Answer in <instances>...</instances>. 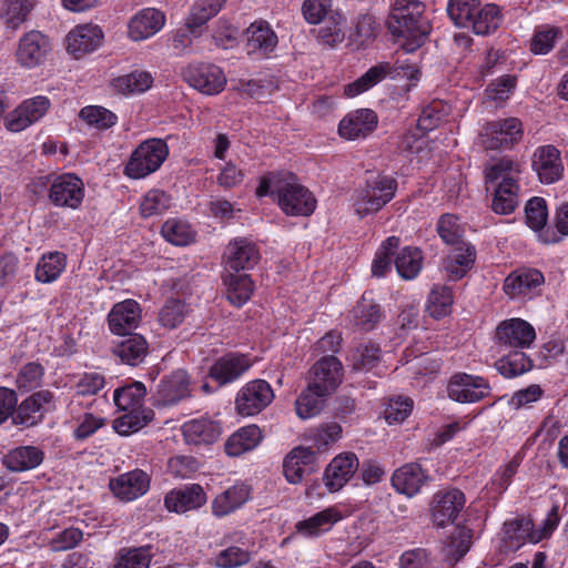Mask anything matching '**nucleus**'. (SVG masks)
<instances>
[{
	"label": "nucleus",
	"mask_w": 568,
	"mask_h": 568,
	"mask_svg": "<svg viewBox=\"0 0 568 568\" xmlns=\"http://www.w3.org/2000/svg\"><path fill=\"white\" fill-rule=\"evenodd\" d=\"M424 11L425 6L418 0H396L392 7L387 26L393 36L403 40L406 52L422 47L432 30Z\"/></svg>",
	"instance_id": "obj_1"
},
{
	"label": "nucleus",
	"mask_w": 568,
	"mask_h": 568,
	"mask_svg": "<svg viewBox=\"0 0 568 568\" xmlns=\"http://www.w3.org/2000/svg\"><path fill=\"white\" fill-rule=\"evenodd\" d=\"M521 164L513 159L503 158L485 169V180L488 183L499 181L495 189L491 209L495 213L508 215L519 205Z\"/></svg>",
	"instance_id": "obj_2"
},
{
	"label": "nucleus",
	"mask_w": 568,
	"mask_h": 568,
	"mask_svg": "<svg viewBox=\"0 0 568 568\" xmlns=\"http://www.w3.org/2000/svg\"><path fill=\"white\" fill-rule=\"evenodd\" d=\"M396 190L397 182L390 176L378 174L368 179L352 195L355 214L359 219H364L377 213L394 199Z\"/></svg>",
	"instance_id": "obj_3"
},
{
	"label": "nucleus",
	"mask_w": 568,
	"mask_h": 568,
	"mask_svg": "<svg viewBox=\"0 0 568 568\" xmlns=\"http://www.w3.org/2000/svg\"><path fill=\"white\" fill-rule=\"evenodd\" d=\"M302 13L311 24L324 22L318 31L324 44L334 47L345 39V19L341 12L333 10V0H304Z\"/></svg>",
	"instance_id": "obj_4"
},
{
	"label": "nucleus",
	"mask_w": 568,
	"mask_h": 568,
	"mask_svg": "<svg viewBox=\"0 0 568 568\" xmlns=\"http://www.w3.org/2000/svg\"><path fill=\"white\" fill-rule=\"evenodd\" d=\"M274 192L277 204L286 215L310 216L316 207V199L297 178L284 173L274 182Z\"/></svg>",
	"instance_id": "obj_5"
},
{
	"label": "nucleus",
	"mask_w": 568,
	"mask_h": 568,
	"mask_svg": "<svg viewBox=\"0 0 568 568\" xmlns=\"http://www.w3.org/2000/svg\"><path fill=\"white\" fill-rule=\"evenodd\" d=\"M169 155L168 144L162 139L142 142L131 154L124 174L131 179H144L156 172Z\"/></svg>",
	"instance_id": "obj_6"
},
{
	"label": "nucleus",
	"mask_w": 568,
	"mask_h": 568,
	"mask_svg": "<svg viewBox=\"0 0 568 568\" xmlns=\"http://www.w3.org/2000/svg\"><path fill=\"white\" fill-rule=\"evenodd\" d=\"M51 50L52 44L48 36L38 30H30L17 42L16 62L24 70H33L45 63Z\"/></svg>",
	"instance_id": "obj_7"
},
{
	"label": "nucleus",
	"mask_w": 568,
	"mask_h": 568,
	"mask_svg": "<svg viewBox=\"0 0 568 568\" xmlns=\"http://www.w3.org/2000/svg\"><path fill=\"white\" fill-rule=\"evenodd\" d=\"M84 195L83 181L74 173H62L52 179L48 197L57 207L78 210Z\"/></svg>",
	"instance_id": "obj_8"
},
{
	"label": "nucleus",
	"mask_w": 568,
	"mask_h": 568,
	"mask_svg": "<svg viewBox=\"0 0 568 568\" xmlns=\"http://www.w3.org/2000/svg\"><path fill=\"white\" fill-rule=\"evenodd\" d=\"M51 108L49 98L37 95L23 100L3 119L4 128L12 133H20L39 122Z\"/></svg>",
	"instance_id": "obj_9"
},
{
	"label": "nucleus",
	"mask_w": 568,
	"mask_h": 568,
	"mask_svg": "<svg viewBox=\"0 0 568 568\" xmlns=\"http://www.w3.org/2000/svg\"><path fill=\"white\" fill-rule=\"evenodd\" d=\"M184 80L199 92L206 95L221 93L226 85L223 70L211 63H193L183 70Z\"/></svg>",
	"instance_id": "obj_10"
},
{
	"label": "nucleus",
	"mask_w": 568,
	"mask_h": 568,
	"mask_svg": "<svg viewBox=\"0 0 568 568\" xmlns=\"http://www.w3.org/2000/svg\"><path fill=\"white\" fill-rule=\"evenodd\" d=\"M524 134L519 119L507 118L489 122L483 130V145L489 150L510 149L517 144Z\"/></svg>",
	"instance_id": "obj_11"
},
{
	"label": "nucleus",
	"mask_w": 568,
	"mask_h": 568,
	"mask_svg": "<svg viewBox=\"0 0 568 568\" xmlns=\"http://www.w3.org/2000/svg\"><path fill=\"white\" fill-rule=\"evenodd\" d=\"M274 399L271 385L264 379L245 384L237 393L235 408L242 416H254L266 408Z\"/></svg>",
	"instance_id": "obj_12"
},
{
	"label": "nucleus",
	"mask_w": 568,
	"mask_h": 568,
	"mask_svg": "<svg viewBox=\"0 0 568 568\" xmlns=\"http://www.w3.org/2000/svg\"><path fill=\"white\" fill-rule=\"evenodd\" d=\"M447 394L452 400L470 404L488 397L490 386L481 376L457 373L448 382Z\"/></svg>",
	"instance_id": "obj_13"
},
{
	"label": "nucleus",
	"mask_w": 568,
	"mask_h": 568,
	"mask_svg": "<svg viewBox=\"0 0 568 568\" xmlns=\"http://www.w3.org/2000/svg\"><path fill=\"white\" fill-rule=\"evenodd\" d=\"M495 338L498 345L525 349L529 348L536 339V331L527 321L513 317L501 321L495 331Z\"/></svg>",
	"instance_id": "obj_14"
},
{
	"label": "nucleus",
	"mask_w": 568,
	"mask_h": 568,
	"mask_svg": "<svg viewBox=\"0 0 568 568\" xmlns=\"http://www.w3.org/2000/svg\"><path fill=\"white\" fill-rule=\"evenodd\" d=\"M465 495L456 488L442 489L434 494L430 514L433 523L438 527L453 524L465 506Z\"/></svg>",
	"instance_id": "obj_15"
},
{
	"label": "nucleus",
	"mask_w": 568,
	"mask_h": 568,
	"mask_svg": "<svg viewBox=\"0 0 568 568\" xmlns=\"http://www.w3.org/2000/svg\"><path fill=\"white\" fill-rule=\"evenodd\" d=\"M103 32L93 23L75 26L65 37V48L75 59L95 51L102 43Z\"/></svg>",
	"instance_id": "obj_16"
},
{
	"label": "nucleus",
	"mask_w": 568,
	"mask_h": 568,
	"mask_svg": "<svg viewBox=\"0 0 568 568\" xmlns=\"http://www.w3.org/2000/svg\"><path fill=\"white\" fill-rule=\"evenodd\" d=\"M165 22L163 11L155 8L141 9L128 22V37L134 42L148 40L159 33Z\"/></svg>",
	"instance_id": "obj_17"
},
{
	"label": "nucleus",
	"mask_w": 568,
	"mask_h": 568,
	"mask_svg": "<svg viewBox=\"0 0 568 568\" xmlns=\"http://www.w3.org/2000/svg\"><path fill=\"white\" fill-rule=\"evenodd\" d=\"M531 166L544 184L556 183L564 175L561 155L554 145L538 146L532 153Z\"/></svg>",
	"instance_id": "obj_18"
},
{
	"label": "nucleus",
	"mask_w": 568,
	"mask_h": 568,
	"mask_svg": "<svg viewBox=\"0 0 568 568\" xmlns=\"http://www.w3.org/2000/svg\"><path fill=\"white\" fill-rule=\"evenodd\" d=\"M190 378L185 371L178 369L165 376L154 393L155 403L160 406H172L190 397Z\"/></svg>",
	"instance_id": "obj_19"
},
{
	"label": "nucleus",
	"mask_w": 568,
	"mask_h": 568,
	"mask_svg": "<svg viewBox=\"0 0 568 568\" xmlns=\"http://www.w3.org/2000/svg\"><path fill=\"white\" fill-rule=\"evenodd\" d=\"M544 283V275L534 268L517 270L504 282V292L511 298H531Z\"/></svg>",
	"instance_id": "obj_20"
},
{
	"label": "nucleus",
	"mask_w": 568,
	"mask_h": 568,
	"mask_svg": "<svg viewBox=\"0 0 568 568\" xmlns=\"http://www.w3.org/2000/svg\"><path fill=\"white\" fill-rule=\"evenodd\" d=\"M359 467L358 458L347 452L334 457L324 471V484L331 493L342 489Z\"/></svg>",
	"instance_id": "obj_21"
},
{
	"label": "nucleus",
	"mask_w": 568,
	"mask_h": 568,
	"mask_svg": "<svg viewBox=\"0 0 568 568\" xmlns=\"http://www.w3.org/2000/svg\"><path fill=\"white\" fill-rule=\"evenodd\" d=\"M109 487L116 498L128 503L146 494L150 478L145 471L134 469L111 479Z\"/></svg>",
	"instance_id": "obj_22"
},
{
	"label": "nucleus",
	"mask_w": 568,
	"mask_h": 568,
	"mask_svg": "<svg viewBox=\"0 0 568 568\" xmlns=\"http://www.w3.org/2000/svg\"><path fill=\"white\" fill-rule=\"evenodd\" d=\"M377 114L371 109H358L348 113L338 125V133L347 140L365 139L377 128Z\"/></svg>",
	"instance_id": "obj_23"
},
{
	"label": "nucleus",
	"mask_w": 568,
	"mask_h": 568,
	"mask_svg": "<svg viewBox=\"0 0 568 568\" xmlns=\"http://www.w3.org/2000/svg\"><path fill=\"white\" fill-rule=\"evenodd\" d=\"M206 500L207 497L203 488L197 484H191L168 493L164 497V505L169 511L183 514L201 508Z\"/></svg>",
	"instance_id": "obj_24"
},
{
	"label": "nucleus",
	"mask_w": 568,
	"mask_h": 568,
	"mask_svg": "<svg viewBox=\"0 0 568 568\" xmlns=\"http://www.w3.org/2000/svg\"><path fill=\"white\" fill-rule=\"evenodd\" d=\"M141 321V307L134 300L116 303L108 314L110 331L115 335H126L135 329Z\"/></svg>",
	"instance_id": "obj_25"
},
{
	"label": "nucleus",
	"mask_w": 568,
	"mask_h": 568,
	"mask_svg": "<svg viewBox=\"0 0 568 568\" xmlns=\"http://www.w3.org/2000/svg\"><path fill=\"white\" fill-rule=\"evenodd\" d=\"M342 371L343 366L335 356H324L313 365L308 385L331 394L342 381Z\"/></svg>",
	"instance_id": "obj_26"
},
{
	"label": "nucleus",
	"mask_w": 568,
	"mask_h": 568,
	"mask_svg": "<svg viewBox=\"0 0 568 568\" xmlns=\"http://www.w3.org/2000/svg\"><path fill=\"white\" fill-rule=\"evenodd\" d=\"M252 366L247 355L229 353L220 357L210 368V376L221 385L232 383Z\"/></svg>",
	"instance_id": "obj_27"
},
{
	"label": "nucleus",
	"mask_w": 568,
	"mask_h": 568,
	"mask_svg": "<svg viewBox=\"0 0 568 568\" xmlns=\"http://www.w3.org/2000/svg\"><path fill=\"white\" fill-rule=\"evenodd\" d=\"M428 476L417 463H408L397 468L390 478L394 489L407 497L416 496L426 484Z\"/></svg>",
	"instance_id": "obj_28"
},
{
	"label": "nucleus",
	"mask_w": 568,
	"mask_h": 568,
	"mask_svg": "<svg viewBox=\"0 0 568 568\" xmlns=\"http://www.w3.org/2000/svg\"><path fill=\"white\" fill-rule=\"evenodd\" d=\"M251 497V488L244 483H236L217 494L211 503L213 516L222 518L240 509Z\"/></svg>",
	"instance_id": "obj_29"
},
{
	"label": "nucleus",
	"mask_w": 568,
	"mask_h": 568,
	"mask_svg": "<svg viewBox=\"0 0 568 568\" xmlns=\"http://www.w3.org/2000/svg\"><path fill=\"white\" fill-rule=\"evenodd\" d=\"M182 435L189 445L206 446L215 443L221 435V427L209 418H195L182 425Z\"/></svg>",
	"instance_id": "obj_30"
},
{
	"label": "nucleus",
	"mask_w": 568,
	"mask_h": 568,
	"mask_svg": "<svg viewBox=\"0 0 568 568\" xmlns=\"http://www.w3.org/2000/svg\"><path fill=\"white\" fill-rule=\"evenodd\" d=\"M246 50L248 54L266 55L272 52L278 42L276 33L263 20L253 22L245 31Z\"/></svg>",
	"instance_id": "obj_31"
},
{
	"label": "nucleus",
	"mask_w": 568,
	"mask_h": 568,
	"mask_svg": "<svg viewBox=\"0 0 568 568\" xmlns=\"http://www.w3.org/2000/svg\"><path fill=\"white\" fill-rule=\"evenodd\" d=\"M260 258L256 246L246 239H235L230 242L226 250L227 268L239 273L252 268Z\"/></svg>",
	"instance_id": "obj_32"
},
{
	"label": "nucleus",
	"mask_w": 568,
	"mask_h": 568,
	"mask_svg": "<svg viewBox=\"0 0 568 568\" xmlns=\"http://www.w3.org/2000/svg\"><path fill=\"white\" fill-rule=\"evenodd\" d=\"M475 258L476 252L474 246L462 242L447 254L444 261V270L450 280H460L473 267Z\"/></svg>",
	"instance_id": "obj_33"
},
{
	"label": "nucleus",
	"mask_w": 568,
	"mask_h": 568,
	"mask_svg": "<svg viewBox=\"0 0 568 568\" xmlns=\"http://www.w3.org/2000/svg\"><path fill=\"white\" fill-rule=\"evenodd\" d=\"M262 439L263 435L258 426H244L227 438L224 444V450L230 457H239L255 449Z\"/></svg>",
	"instance_id": "obj_34"
},
{
	"label": "nucleus",
	"mask_w": 568,
	"mask_h": 568,
	"mask_svg": "<svg viewBox=\"0 0 568 568\" xmlns=\"http://www.w3.org/2000/svg\"><path fill=\"white\" fill-rule=\"evenodd\" d=\"M314 459L315 453L312 448L300 446L292 449L283 463L286 480L291 484L301 483Z\"/></svg>",
	"instance_id": "obj_35"
},
{
	"label": "nucleus",
	"mask_w": 568,
	"mask_h": 568,
	"mask_svg": "<svg viewBox=\"0 0 568 568\" xmlns=\"http://www.w3.org/2000/svg\"><path fill=\"white\" fill-rule=\"evenodd\" d=\"M43 452L36 446H20L9 450L2 464L11 471H26L38 467L43 462Z\"/></svg>",
	"instance_id": "obj_36"
},
{
	"label": "nucleus",
	"mask_w": 568,
	"mask_h": 568,
	"mask_svg": "<svg viewBox=\"0 0 568 568\" xmlns=\"http://www.w3.org/2000/svg\"><path fill=\"white\" fill-rule=\"evenodd\" d=\"M343 519L341 510L333 506L298 521L296 530L303 536L313 537L328 531L336 523Z\"/></svg>",
	"instance_id": "obj_37"
},
{
	"label": "nucleus",
	"mask_w": 568,
	"mask_h": 568,
	"mask_svg": "<svg viewBox=\"0 0 568 568\" xmlns=\"http://www.w3.org/2000/svg\"><path fill=\"white\" fill-rule=\"evenodd\" d=\"M351 321L362 331H372L383 317L381 306L364 294L351 312Z\"/></svg>",
	"instance_id": "obj_38"
},
{
	"label": "nucleus",
	"mask_w": 568,
	"mask_h": 568,
	"mask_svg": "<svg viewBox=\"0 0 568 568\" xmlns=\"http://www.w3.org/2000/svg\"><path fill=\"white\" fill-rule=\"evenodd\" d=\"M65 266L67 256L64 253L50 252L44 254L37 263L36 280L44 284L55 282L64 272Z\"/></svg>",
	"instance_id": "obj_39"
},
{
	"label": "nucleus",
	"mask_w": 568,
	"mask_h": 568,
	"mask_svg": "<svg viewBox=\"0 0 568 568\" xmlns=\"http://www.w3.org/2000/svg\"><path fill=\"white\" fill-rule=\"evenodd\" d=\"M123 412L124 414L113 423L114 430L122 436H129L140 430L154 417V413L150 408L124 409Z\"/></svg>",
	"instance_id": "obj_40"
},
{
	"label": "nucleus",
	"mask_w": 568,
	"mask_h": 568,
	"mask_svg": "<svg viewBox=\"0 0 568 568\" xmlns=\"http://www.w3.org/2000/svg\"><path fill=\"white\" fill-rule=\"evenodd\" d=\"M148 342L140 334H130V336L119 343L113 352L122 362L135 366L143 362L148 354Z\"/></svg>",
	"instance_id": "obj_41"
},
{
	"label": "nucleus",
	"mask_w": 568,
	"mask_h": 568,
	"mask_svg": "<svg viewBox=\"0 0 568 568\" xmlns=\"http://www.w3.org/2000/svg\"><path fill=\"white\" fill-rule=\"evenodd\" d=\"M329 394L320 392L308 385L295 400V412L301 419H308L317 416L324 407L326 397Z\"/></svg>",
	"instance_id": "obj_42"
},
{
	"label": "nucleus",
	"mask_w": 568,
	"mask_h": 568,
	"mask_svg": "<svg viewBox=\"0 0 568 568\" xmlns=\"http://www.w3.org/2000/svg\"><path fill=\"white\" fill-rule=\"evenodd\" d=\"M534 535V523L528 517L510 519L504 524V540L510 548H519L526 542H531Z\"/></svg>",
	"instance_id": "obj_43"
},
{
	"label": "nucleus",
	"mask_w": 568,
	"mask_h": 568,
	"mask_svg": "<svg viewBox=\"0 0 568 568\" xmlns=\"http://www.w3.org/2000/svg\"><path fill=\"white\" fill-rule=\"evenodd\" d=\"M224 2L225 0H196L186 18L187 31L195 33L199 28L219 13Z\"/></svg>",
	"instance_id": "obj_44"
},
{
	"label": "nucleus",
	"mask_w": 568,
	"mask_h": 568,
	"mask_svg": "<svg viewBox=\"0 0 568 568\" xmlns=\"http://www.w3.org/2000/svg\"><path fill=\"white\" fill-rule=\"evenodd\" d=\"M392 70L393 68L388 62L372 67L361 78L344 88L345 95L353 98L369 90L389 74Z\"/></svg>",
	"instance_id": "obj_45"
},
{
	"label": "nucleus",
	"mask_w": 568,
	"mask_h": 568,
	"mask_svg": "<svg viewBox=\"0 0 568 568\" xmlns=\"http://www.w3.org/2000/svg\"><path fill=\"white\" fill-rule=\"evenodd\" d=\"M471 18L468 29L479 36H486L495 31L501 21L498 7L491 3L483 7L479 4Z\"/></svg>",
	"instance_id": "obj_46"
},
{
	"label": "nucleus",
	"mask_w": 568,
	"mask_h": 568,
	"mask_svg": "<svg viewBox=\"0 0 568 568\" xmlns=\"http://www.w3.org/2000/svg\"><path fill=\"white\" fill-rule=\"evenodd\" d=\"M53 402V394L49 390H40L26 398L18 408V417L26 425L36 422V414L47 410Z\"/></svg>",
	"instance_id": "obj_47"
},
{
	"label": "nucleus",
	"mask_w": 568,
	"mask_h": 568,
	"mask_svg": "<svg viewBox=\"0 0 568 568\" xmlns=\"http://www.w3.org/2000/svg\"><path fill=\"white\" fill-rule=\"evenodd\" d=\"M227 300L235 306L244 305L254 291V284L247 274H229L225 280Z\"/></svg>",
	"instance_id": "obj_48"
},
{
	"label": "nucleus",
	"mask_w": 568,
	"mask_h": 568,
	"mask_svg": "<svg viewBox=\"0 0 568 568\" xmlns=\"http://www.w3.org/2000/svg\"><path fill=\"white\" fill-rule=\"evenodd\" d=\"M172 205L170 194L160 189L149 190L140 201V214L144 219L160 216Z\"/></svg>",
	"instance_id": "obj_49"
},
{
	"label": "nucleus",
	"mask_w": 568,
	"mask_h": 568,
	"mask_svg": "<svg viewBox=\"0 0 568 568\" xmlns=\"http://www.w3.org/2000/svg\"><path fill=\"white\" fill-rule=\"evenodd\" d=\"M454 303L453 292L444 285H434L427 300L426 310L434 318L448 315Z\"/></svg>",
	"instance_id": "obj_50"
},
{
	"label": "nucleus",
	"mask_w": 568,
	"mask_h": 568,
	"mask_svg": "<svg viewBox=\"0 0 568 568\" xmlns=\"http://www.w3.org/2000/svg\"><path fill=\"white\" fill-rule=\"evenodd\" d=\"M423 255L416 247H404L395 258V266L400 277L413 280L422 270Z\"/></svg>",
	"instance_id": "obj_51"
},
{
	"label": "nucleus",
	"mask_w": 568,
	"mask_h": 568,
	"mask_svg": "<svg viewBox=\"0 0 568 568\" xmlns=\"http://www.w3.org/2000/svg\"><path fill=\"white\" fill-rule=\"evenodd\" d=\"M145 394V386L140 382H135L131 385L115 389L113 400L120 410L144 408L142 406V402Z\"/></svg>",
	"instance_id": "obj_52"
},
{
	"label": "nucleus",
	"mask_w": 568,
	"mask_h": 568,
	"mask_svg": "<svg viewBox=\"0 0 568 568\" xmlns=\"http://www.w3.org/2000/svg\"><path fill=\"white\" fill-rule=\"evenodd\" d=\"M497 371L507 378L517 377L532 368V361L521 351L504 356L495 364Z\"/></svg>",
	"instance_id": "obj_53"
},
{
	"label": "nucleus",
	"mask_w": 568,
	"mask_h": 568,
	"mask_svg": "<svg viewBox=\"0 0 568 568\" xmlns=\"http://www.w3.org/2000/svg\"><path fill=\"white\" fill-rule=\"evenodd\" d=\"M562 38V30L559 27L544 24L536 28L530 41V51L534 54H547L555 43Z\"/></svg>",
	"instance_id": "obj_54"
},
{
	"label": "nucleus",
	"mask_w": 568,
	"mask_h": 568,
	"mask_svg": "<svg viewBox=\"0 0 568 568\" xmlns=\"http://www.w3.org/2000/svg\"><path fill=\"white\" fill-rule=\"evenodd\" d=\"M165 241L176 246H185L193 242L194 232L190 224L179 219L168 220L161 229Z\"/></svg>",
	"instance_id": "obj_55"
},
{
	"label": "nucleus",
	"mask_w": 568,
	"mask_h": 568,
	"mask_svg": "<svg viewBox=\"0 0 568 568\" xmlns=\"http://www.w3.org/2000/svg\"><path fill=\"white\" fill-rule=\"evenodd\" d=\"M151 560L150 547L125 548L119 551L113 568H149Z\"/></svg>",
	"instance_id": "obj_56"
},
{
	"label": "nucleus",
	"mask_w": 568,
	"mask_h": 568,
	"mask_svg": "<svg viewBox=\"0 0 568 568\" xmlns=\"http://www.w3.org/2000/svg\"><path fill=\"white\" fill-rule=\"evenodd\" d=\"M153 84V77L148 71L135 70L115 80V88L123 93H142Z\"/></svg>",
	"instance_id": "obj_57"
},
{
	"label": "nucleus",
	"mask_w": 568,
	"mask_h": 568,
	"mask_svg": "<svg viewBox=\"0 0 568 568\" xmlns=\"http://www.w3.org/2000/svg\"><path fill=\"white\" fill-rule=\"evenodd\" d=\"M80 119L89 126L105 130L116 123V115L110 110L100 105H88L81 109Z\"/></svg>",
	"instance_id": "obj_58"
},
{
	"label": "nucleus",
	"mask_w": 568,
	"mask_h": 568,
	"mask_svg": "<svg viewBox=\"0 0 568 568\" xmlns=\"http://www.w3.org/2000/svg\"><path fill=\"white\" fill-rule=\"evenodd\" d=\"M379 347L368 343L355 348L349 356V362L354 371H371L379 361Z\"/></svg>",
	"instance_id": "obj_59"
},
{
	"label": "nucleus",
	"mask_w": 568,
	"mask_h": 568,
	"mask_svg": "<svg viewBox=\"0 0 568 568\" xmlns=\"http://www.w3.org/2000/svg\"><path fill=\"white\" fill-rule=\"evenodd\" d=\"M479 4L478 0H449L447 12L457 27L469 28L471 17Z\"/></svg>",
	"instance_id": "obj_60"
},
{
	"label": "nucleus",
	"mask_w": 568,
	"mask_h": 568,
	"mask_svg": "<svg viewBox=\"0 0 568 568\" xmlns=\"http://www.w3.org/2000/svg\"><path fill=\"white\" fill-rule=\"evenodd\" d=\"M399 244V239L390 236L386 239L378 251L372 264V273L376 277H383L390 270L392 255Z\"/></svg>",
	"instance_id": "obj_61"
},
{
	"label": "nucleus",
	"mask_w": 568,
	"mask_h": 568,
	"mask_svg": "<svg viewBox=\"0 0 568 568\" xmlns=\"http://www.w3.org/2000/svg\"><path fill=\"white\" fill-rule=\"evenodd\" d=\"M185 305L179 300L168 301L159 312L160 324L169 329L178 327L185 317Z\"/></svg>",
	"instance_id": "obj_62"
},
{
	"label": "nucleus",
	"mask_w": 568,
	"mask_h": 568,
	"mask_svg": "<svg viewBox=\"0 0 568 568\" xmlns=\"http://www.w3.org/2000/svg\"><path fill=\"white\" fill-rule=\"evenodd\" d=\"M437 232L446 244L458 245L463 242L460 241L463 227L455 215H442L437 224Z\"/></svg>",
	"instance_id": "obj_63"
},
{
	"label": "nucleus",
	"mask_w": 568,
	"mask_h": 568,
	"mask_svg": "<svg viewBox=\"0 0 568 568\" xmlns=\"http://www.w3.org/2000/svg\"><path fill=\"white\" fill-rule=\"evenodd\" d=\"M251 555L241 547H229L220 551L214 558V565L219 568H237L247 564Z\"/></svg>",
	"instance_id": "obj_64"
}]
</instances>
